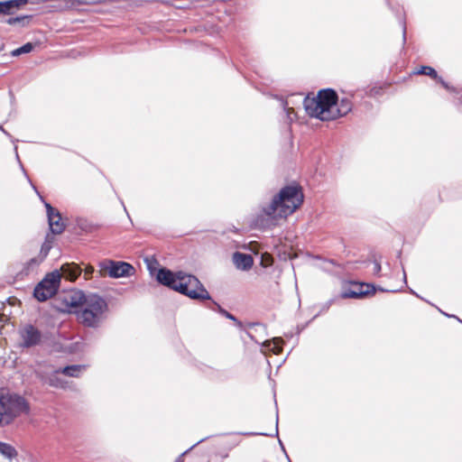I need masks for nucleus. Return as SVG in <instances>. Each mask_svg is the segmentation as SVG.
<instances>
[{"label": "nucleus", "instance_id": "1", "mask_svg": "<svg viewBox=\"0 0 462 462\" xmlns=\"http://www.w3.org/2000/svg\"><path fill=\"white\" fill-rule=\"evenodd\" d=\"M307 114L320 120H334L350 110L348 102H338L337 93L332 89L320 90L315 97L304 99Z\"/></svg>", "mask_w": 462, "mask_h": 462}, {"label": "nucleus", "instance_id": "2", "mask_svg": "<svg viewBox=\"0 0 462 462\" xmlns=\"http://www.w3.org/2000/svg\"><path fill=\"white\" fill-rule=\"evenodd\" d=\"M157 281L190 299L208 300L209 294L200 282L193 275L183 272L173 273L167 269H160L156 274Z\"/></svg>", "mask_w": 462, "mask_h": 462}, {"label": "nucleus", "instance_id": "3", "mask_svg": "<svg viewBox=\"0 0 462 462\" xmlns=\"http://www.w3.org/2000/svg\"><path fill=\"white\" fill-rule=\"evenodd\" d=\"M303 202V194L298 186H288L281 189L272 203L263 208L267 220L272 222L286 218Z\"/></svg>", "mask_w": 462, "mask_h": 462}, {"label": "nucleus", "instance_id": "4", "mask_svg": "<svg viewBox=\"0 0 462 462\" xmlns=\"http://www.w3.org/2000/svg\"><path fill=\"white\" fill-rule=\"evenodd\" d=\"M82 306L84 309L78 313V319L87 326H94L106 309L105 300L97 295L88 296Z\"/></svg>", "mask_w": 462, "mask_h": 462}, {"label": "nucleus", "instance_id": "5", "mask_svg": "<svg viewBox=\"0 0 462 462\" xmlns=\"http://www.w3.org/2000/svg\"><path fill=\"white\" fill-rule=\"evenodd\" d=\"M2 406L1 412L3 414V422L10 423L14 418L25 414L29 411L28 403L25 400L16 395H1Z\"/></svg>", "mask_w": 462, "mask_h": 462}, {"label": "nucleus", "instance_id": "6", "mask_svg": "<svg viewBox=\"0 0 462 462\" xmlns=\"http://www.w3.org/2000/svg\"><path fill=\"white\" fill-rule=\"evenodd\" d=\"M98 266L102 276L115 279L130 277L134 273V266L125 262L105 260Z\"/></svg>", "mask_w": 462, "mask_h": 462}, {"label": "nucleus", "instance_id": "7", "mask_svg": "<svg viewBox=\"0 0 462 462\" xmlns=\"http://www.w3.org/2000/svg\"><path fill=\"white\" fill-rule=\"evenodd\" d=\"M60 273L58 270L47 274L45 278L35 287L34 296L40 301H44L52 297L60 286Z\"/></svg>", "mask_w": 462, "mask_h": 462}, {"label": "nucleus", "instance_id": "8", "mask_svg": "<svg viewBox=\"0 0 462 462\" xmlns=\"http://www.w3.org/2000/svg\"><path fill=\"white\" fill-rule=\"evenodd\" d=\"M87 298L80 291L71 290L61 294L60 310L67 312H76L79 306H82Z\"/></svg>", "mask_w": 462, "mask_h": 462}, {"label": "nucleus", "instance_id": "9", "mask_svg": "<svg viewBox=\"0 0 462 462\" xmlns=\"http://www.w3.org/2000/svg\"><path fill=\"white\" fill-rule=\"evenodd\" d=\"M21 338V346L24 347L33 346L40 343L41 334L37 328L31 325H27L19 331Z\"/></svg>", "mask_w": 462, "mask_h": 462}, {"label": "nucleus", "instance_id": "10", "mask_svg": "<svg viewBox=\"0 0 462 462\" xmlns=\"http://www.w3.org/2000/svg\"><path fill=\"white\" fill-rule=\"evenodd\" d=\"M371 285L365 283H357L351 282L346 287L342 292L341 296L343 298H362L369 293H371Z\"/></svg>", "mask_w": 462, "mask_h": 462}, {"label": "nucleus", "instance_id": "11", "mask_svg": "<svg viewBox=\"0 0 462 462\" xmlns=\"http://www.w3.org/2000/svg\"><path fill=\"white\" fill-rule=\"evenodd\" d=\"M45 206L47 208L49 225L51 232L54 234H60L65 226L60 215L58 212H55L51 205L46 204Z\"/></svg>", "mask_w": 462, "mask_h": 462}, {"label": "nucleus", "instance_id": "12", "mask_svg": "<svg viewBox=\"0 0 462 462\" xmlns=\"http://www.w3.org/2000/svg\"><path fill=\"white\" fill-rule=\"evenodd\" d=\"M233 262L237 269L249 270L253 266L254 259L250 254L235 253Z\"/></svg>", "mask_w": 462, "mask_h": 462}, {"label": "nucleus", "instance_id": "13", "mask_svg": "<svg viewBox=\"0 0 462 462\" xmlns=\"http://www.w3.org/2000/svg\"><path fill=\"white\" fill-rule=\"evenodd\" d=\"M59 272L60 278L63 276L70 282L75 281L80 273L79 268L75 264H64Z\"/></svg>", "mask_w": 462, "mask_h": 462}, {"label": "nucleus", "instance_id": "14", "mask_svg": "<svg viewBox=\"0 0 462 462\" xmlns=\"http://www.w3.org/2000/svg\"><path fill=\"white\" fill-rule=\"evenodd\" d=\"M26 3L27 0H8L0 2V14H11L14 10L18 9Z\"/></svg>", "mask_w": 462, "mask_h": 462}, {"label": "nucleus", "instance_id": "15", "mask_svg": "<svg viewBox=\"0 0 462 462\" xmlns=\"http://www.w3.org/2000/svg\"><path fill=\"white\" fill-rule=\"evenodd\" d=\"M0 454L9 461H12L17 457L16 449L13 446L4 442H0Z\"/></svg>", "mask_w": 462, "mask_h": 462}, {"label": "nucleus", "instance_id": "16", "mask_svg": "<svg viewBox=\"0 0 462 462\" xmlns=\"http://www.w3.org/2000/svg\"><path fill=\"white\" fill-rule=\"evenodd\" d=\"M282 340L281 338H274L272 341H268L263 345L265 348L263 352L266 353V351H271L273 354L278 355L282 351Z\"/></svg>", "mask_w": 462, "mask_h": 462}, {"label": "nucleus", "instance_id": "17", "mask_svg": "<svg viewBox=\"0 0 462 462\" xmlns=\"http://www.w3.org/2000/svg\"><path fill=\"white\" fill-rule=\"evenodd\" d=\"M83 370H84V367L81 366V365H71V366L64 367L60 371V373L65 374V375L79 376ZM57 373L59 374L60 371L57 372Z\"/></svg>", "mask_w": 462, "mask_h": 462}, {"label": "nucleus", "instance_id": "18", "mask_svg": "<svg viewBox=\"0 0 462 462\" xmlns=\"http://www.w3.org/2000/svg\"><path fill=\"white\" fill-rule=\"evenodd\" d=\"M32 50V45L31 43H26L23 46L13 51L12 54H13V56H18L23 53H28Z\"/></svg>", "mask_w": 462, "mask_h": 462}, {"label": "nucleus", "instance_id": "19", "mask_svg": "<svg viewBox=\"0 0 462 462\" xmlns=\"http://www.w3.org/2000/svg\"><path fill=\"white\" fill-rule=\"evenodd\" d=\"M417 74H425V75H429L432 78H436L437 77V72L435 71L434 69H432L431 67H421L420 69H418L416 71Z\"/></svg>", "mask_w": 462, "mask_h": 462}, {"label": "nucleus", "instance_id": "20", "mask_svg": "<svg viewBox=\"0 0 462 462\" xmlns=\"http://www.w3.org/2000/svg\"><path fill=\"white\" fill-rule=\"evenodd\" d=\"M273 263V257L269 254H263L261 257V264L263 267L270 266Z\"/></svg>", "mask_w": 462, "mask_h": 462}, {"label": "nucleus", "instance_id": "21", "mask_svg": "<svg viewBox=\"0 0 462 462\" xmlns=\"http://www.w3.org/2000/svg\"><path fill=\"white\" fill-rule=\"evenodd\" d=\"M94 272V268L92 266H87L85 268V275H90L91 273H93Z\"/></svg>", "mask_w": 462, "mask_h": 462}, {"label": "nucleus", "instance_id": "22", "mask_svg": "<svg viewBox=\"0 0 462 462\" xmlns=\"http://www.w3.org/2000/svg\"><path fill=\"white\" fill-rule=\"evenodd\" d=\"M21 18H10L8 19L7 23L9 24H14V23L20 22Z\"/></svg>", "mask_w": 462, "mask_h": 462}, {"label": "nucleus", "instance_id": "23", "mask_svg": "<svg viewBox=\"0 0 462 462\" xmlns=\"http://www.w3.org/2000/svg\"><path fill=\"white\" fill-rule=\"evenodd\" d=\"M226 317L231 319H234V318L230 314H226Z\"/></svg>", "mask_w": 462, "mask_h": 462}]
</instances>
